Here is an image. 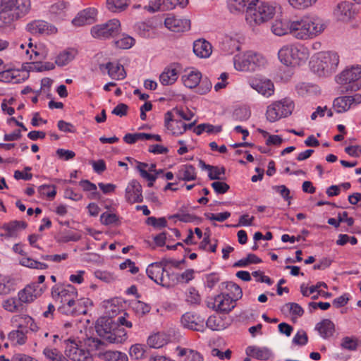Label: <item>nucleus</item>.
<instances>
[{
  "label": "nucleus",
  "instance_id": "obj_40",
  "mask_svg": "<svg viewBox=\"0 0 361 361\" xmlns=\"http://www.w3.org/2000/svg\"><path fill=\"white\" fill-rule=\"evenodd\" d=\"M131 307L135 314L142 317L149 312L151 307L149 305L140 300H135L131 303Z\"/></svg>",
  "mask_w": 361,
  "mask_h": 361
},
{
  "label": "nucleus",
  "instance_id": "obj_23",
  "mask_svg": "<svg viewBox=\"0 0 361 361\" xmlns=\"http://www.w3.org/2000/svg\"><path fill=\"white\" fill-rule=\"evenodd\" d=\"M161 264L152 263L150 264L147 269L146 273L148 277L154 281L156 283L165 286L164 281V268L161 267Z\"/></svg>",
  "mask_w": 361,
  "mask_h": 361
},
{
  "label": "nucleus",
  "instance_id": "obj_47",
  "mask_svg": "<svg viewBox=\"0 0 361 361\" xmlns=\"http://www.w3.org/2000/svg\"><path fill=\"white\" fill-rule=\"evenodd\" d=\"M135 43V39L128 35L123 36L122 38L114 41V44L117 48L119 49H129Z\"/></svg>",
  "mask_w": 361,
  "mask_h": 361
},
{
  "label": "nucleus",
  "instance_id": "obj_48",
  "mask_svg": "<svg viewBox=\"0 0 361 361\" xmlns=\"http://www.w3.org/2000/svg\"><path fill=\"white\" fill-rule=\"evenodd\" d=\"M38 192L41 195L53 199L56 194V186L54 185H42L38 188Z\"/></svg>",
  "mask_w": 361,
  "mask_h": 361
},
{
  "label": "nucleus",
  "instance_id": "obj_29",
  "mask_svg": "<svg viewBox=\"0 0 361 361\" xmlns=\"http://www.w3.org/2000/svg\"><path fill=\"white\" fill-rule=\"evenodd\" d=\"M352 4L344 1L338 4L334 11V14L339 20L345 21L352 16Z\"/></svg>",
  "mask_w": 361,
  "mask_h": 361
},
{
  "label": "nucleus",
  "instance_id": "obj_21",
  "mask_svg": "<svg viewBox=\"0 0 361 361\" xmlns=\"http://www.w3.org/2000/svg\"><path fill=\"white\" fill-rule=\"evenodd\" d=\"M27 30L32 35L54 33L56 28L43 20H34L27 25Z\"/></svg>",
  "mask_w": 361,
  "mask_h": 361
},
{
  "label": "nucleus",
  "instance_id": "obj_5",
  "mask_svg": "<svg viewBox=\"0 0 361 361\" xmlns=\"http://www.w3.org/2000/svg\"><path fill=\"white\" fill-rule=\"evenodd\" d=\"M255 8H249L246 11L245 20L253 30L258 25L271 19L276 13V7L265 1L256 2Z\"/></svg>",
  "mask_w": 361,
  "mask_h": 361
},
{
  "label": "nucleus",
  "instance_id": "obj_37",
  "mask_svg": "<svg viewBox=\"0 0 361 361\" xmlns=\"http://www.w3.org/2000/svg\"><path fill=\"white\" fill-rule=\"evenodd\" d=\"M178 355L185 357V361H202V355L197 351L188 348H177Z\"/></svg>",
  "mask_w": 361,
  "mask_h": 361
},
{
  "label": "nucleus",
  "instance_id": "obj_34",
  "mask_svg": "<svg viewBox=\"0 0 361 361\" xmlns=\"http://www.w3.org/2000/svg\"><path fill=\"white\" fill-rule=\"evenodd\" d=\"M202 73L198 71H192L188 74L182 76V81L186 87L192 89L196 87L200 82Z\"/></svg>",
  "mask_w": 361,
  "mask_h": 361
},
{
  "label": "nucleus",
  "instance_id": "obj_57",
  "mask_svg": "<svg viewBox=\"0 0 361 361\" xmlns=\"http://www.w3.org/2000/svg\"><path fill=\"white\" fill-rule=\"evenodd\" d=\"M135 30L141 37H146L149 36L151 27L144 22H139L135 24Z\"/></svg>",
  "mask_w": 361,
  "mask_h": 361
},
{
  "label": "nucleus",
  "instance_id": "obj_30",
  "mask_svg": "<svg viewBox=\"0 0 361 361\" xmlns=\"http://www.w3.org/2000/svg\"><path fill=\"white\" fill-rule=\"evenodd\" d=\"M41 295L40 290H33L27 285L18 293L19 301L23 303H30Z\"/></svg>",
  "mask_w": 361,
  "mask_h": 361
},
{
  "label": "nucleus",
  "instance_id": "obj_4",
  "mask_svg": "<svg viewBox=\"0 0 361 361\" xmlns=\"http://www.w3.org/2000/svg\"><path fill=\"white\" fill-rule=\"evenodd\" d=\"M30 10V0H0V20L10 25L27 15Z\"/></svg>",
  "mask_w": 361,
  "mask_h": 361
},
{
  "label": "nucleus",
  "instance_id": "obj_41",
  "mask_svg": "<svg viewBox=\"0 0 361 361\" xmlns=\"http://www.w3.org/2000/svg\"><path fill=\"white\" fill-rule=\"evenodd\" d=\"M262 262V259L259 258L256 255L250 253L247 255V257L243 258L236 262L233 267H245L250 264H259Z\"/></svg>",
  "mask_w": 361,
  "mask_h": 361
},
{
  "label": "nucleus",
  "instance_id": "obj_38",
  "mask_svg": "<svg viewBox=\"0 0 361 361\" xmlns=\"http://www.w3.org/2000/svg\"><path fill=\"white\" fill-rule=\"evenodd\" d=\"M75 53L73 49L63 51L58 55L55 63L59 66H66L75 58Z\"/></svg>",
  "mask_w": 361,
  "mask_h": 361
},
{
  "label": "nucleus",
  "instance_id": "obj_15",
  "mask_svg": "<svg viewBox=\"0 0 361 361\" xmlns=\"http://www.w3.org/2000/svg\"><path fill=\"white\" fill-rule=\"evenodd\" d=\"M180 322L185 328L202 332L204 330V319L197 314L186 312L182 316Z\"/></svg>",
  "mask_w": 361,
  "mask_h": 361
},
{
  "label": "nucleus",
  "instance_id": "obj_26",
  "mask_svg": "<svg viewBox=\"0 0 361 361\" xmlns=\"http://www.w3.org/2000/svg\"><path fill=\"white\" fill-rule=\"evenodd\" d=\"M27 224L23 221H11L2 226V228L6 231V234H0V236H5L7 238H12L17 235L19 231L25 229Z\"/></svg>",
  "mask_w": 361,
  "mask_h": 361
},
{
  "label": "nucleus",
  "instance_id": "obj_63",
  "mask_svg": "<svg viewBox=\"0 0 361 361\" xmlns=\"http://www.w3.org/2000/svg\"><path fill=\"white\" fill-rule=\"evenodd\" d=\"M250 113L246 109H237L234 111L233 117L236 121H245L249 118Z\"/></svg>",
  "mask_w": 361,
  "mask_h": 361
},
{
  "label": "nucleus",
  "instance_id": "obj_20",
  "mask_svg": "<svg viewBox=\"0 0 361 361\" xmlns=\"http://www.w3.org/2000/svg\"><path fill=\"white\" fill-rule=\"evenodd\" d=\"M164 126L174 135L183 134V121L175 118L171 111H167L164 116Z\"/></svg>",
  "mask_w": 361,
  "mask_h": 361
},
{
  "label": "nucleus",
  "instance_id": "obj_36",
  "mask_svg": "<svg viewBox=\"0 0 361 361\" xmlns=\"http://www.w3.org/2000/svg\"><path fill=\"white\" fill-rule=\"evenodd\" d=\"M130 0H106L107 8L114 13L126 10L130 5Z\"/></svg>",
  "mask_w": 361,
  "mask_h": 361
},
{
  "label": "nucleus",
  "instance_id": "obj_25",
  "mask_svg": "<svg viewBox=\"0 0 361 361\" xmlns=\"http://www.w3.org/2000/svg\"><path fill=\"white\" fill-rule=\"evenodd\" d=\"M290 23L291 19L276 18L273 23L271 30L274 35L278 36L290 34Z\"/></svg>",
  "mask_w": 361,
  "mask_h": 361
},
{
  "label": "nucleus",
  "instance_id": "obj_58",
  "mask_svg": "<svg viewBox=\"0 0 361 361\" xmlns=\"http://www.w3.org/2000/svg\"><path fill=\"white\" fill-rule=\"evenodd\" d=\"M226 169L224 166L219 168L218 166H212V169L209 171L208 177L210 180H221L222 179L220 176L224 175Z\"/></svg>",
  "mask_w": 361,
  "mask_h": 361
},
{
  "label": "nucleus",
  "instance_id": "obj_9",
  "mask_svg": "<svg viewBox=\"0 0 361 361\" xmlns=\"http://www.w3.org/2000/svg\"><path fill=\"white\" fill-rule=\"evenodd\" d=\"M264 63L265 59L262 55L251 51L246 52L234 62L235 68L242 71H255Z\"/></svg>",
  "mask_w": 361,
  "mask_h": 361
},
{
  "label": "nucleus",
  "instance_id": "obj_27",
  "mask_svg": "<svg viewBox=\"0 0 361 361\" xmlns=\"http://www.w3.org/2000/svg\"><path fill=\"white\" fill-rule=\"evenodd\" d=\"M193 52L200 58H207L212 52V47L205 39H197L193 43Z\"/></svg>",
  "mask_w": 361,
  "mask_h": 361
},
{
  "label": "nucleus",
  "instance_id": "obj_8",
  "mask_svg": "<svg viewBox=\"0 0 361 361\" xmlns=\"http://www.w3.org/2000/svg\"><path fill=\"white\" fill-rule=\"evenodd\" d=\"M293 109L294 103L288 99L276 102L267 107V118L270 122H275L290 115Z\"/></svg>",
  "mask_w": 361,
  "mask_h": 361
},
{
  "label": "nucleus",
  "instance_id": "obj_46",
  "mask_svg": "<svg viewBox=\"0 0 361 361\" xmlns=\"http://www.w3.org/2000/svg\"><path fill=\"white\" fill-rule=\"evenodd\" d=\"M186 302L191 305H198L200 303L201 297L198 291L194 288H190L186 293Z\"/></svg>",
  "mask_w": 361,
  "mask_h": 361
},
{
  "label": "nucleus",
  "instance_id": "obj_1",
  "mask_svg": "<svg viewBox=\"0 0 361 361\" xmlns=\"http://www.w3.org/2000/svg\"><path fill=\"white\" fill-rule=\"evenodd\" d=\"M51 297L56 301H59L61 305L59 310L66 315L85 314L87 310L82 305L78 298L77 289L71 284L58 283L54 286L51 291Z\"/></svg>",
  "mask_w": 361,
  "mask_h": 361
},
{
  "label": "nucleus",
  "instance_id": "obj_12",
  "mask_svg": "<svg viewBox=\"0 0 361 361\" xmlns=\"http://www.w3.org/2000/svg\"><path fill=\"white\" fill-rule=\"evenodd\" d=\"M65 355L73 361H92V357L87 350L80 348L71 339L66 340Z\"/></svg>",
  "mask_w": 361,
  "mask_h": 361
},
{
  "label": "nucleus",
  "instance_id": "obj_44",
  "mask_svg": "<svg viewBox=\"0 0 361 361\" xmlns=\"http://www.w3.org/2000/svg\"><path fill=\"white\" fill-rule=\"evenodd\" d=\"M286 310L290 312L292 314L298 317H301L304 314V310L302 307L295 302H288L285 304L282 307L281 311L284 312Z\"/></svg>",
  "mask_w": 361,
  "mask_h": 361
},
{
  "label": "nucleus",
  "instance_id": "obj_13",
  "mask_svg": "<svg viewBox=\"0 0 361 361\" xmlns=\"http://www.w3.org/2000/svg\"><path fill=\"white\" fill-rule=\"evenodd\" d=\"M361 103V94H355L352 96H341L336 98L333 106L337 113H343L350 109L353 105Z\"/></svg>",
  "mask_w": 361,
  "mask_h": 361
},
{
  "label": "nucleus",
  "instance_id": "obj_54",
  "mask_svg": "<svg viewBox=\"0 0 361 361\" xmlns=\"http://www.w3.org/2000/svg\"><path fill=\"white\" fill-rule=\"evenodd\" d=\"M19 306V302L14 298H8L5 300L3 304L4 308L11 312L18 311Z\"/></svg>",
  "mask_w": 361,
  "mask_h": 361
},
{
  "label": "nucleus",
  "instance_id": "obj_33",
  "mask_svg": "<svg viewBox=\"0 0 361 361\" xmlns=\"http://www.w3.org/2000/svg\"><path fill=\"white\" fill-rule=\"evenodd\" d=\"M178 180L190 181L196 179L195 168L191 164L183 165L176 173Z\"/></svg>",
  "mask_w": 361,
  "mask_h": 361
},
{
  "label": "nucleus",
  "instance_id": "obj_52",
  "mask_svg": "<svg viewBox=\"0 0 361 361\" xmlns=\"http://www.w3.org/2000/svg\"><path fill=\"white\" fill-rule=\"evenodd\" d=\"M147 11L155 12L157 11H166L164 0H151L149 5L146 6Z\"/></svg>",
  "mask_w": 361,
  "mask_h": 361
},
{
  "label": "nucleus",
  "instance_id": "obj_49",
  "mask_svg": "<svg viewBox=\"0 0 361 361\" xmlns=\"http://www.w3.org/2000/svg\"><path fill=\"white\" fill-rule=\"evenodd\" d=\"M341 346L346 350H355L357 348V339L353 337L345 336L342 338Z\"/></svg>",
  "mask_w": 361,
  "mask_h": 361
},
{
  "label": "nucleus",
  "instance_id": "obj_19",
  "mask_svg": "<svg viewBox=\"0 0 361 361\" xmlns=\"http://www.w3.org/2000/svg\"><path fill=\"white\" fill-rule=\"evenodd\" d=\"M179 66L172 63L166 67L159 75V82L163 85H171L176 82L178 78Z\"/></svg>",
  "mask_w": 361,
  "mask_h": 361
},
{
  "label": "nucleus",
  "instance_id": "obj_31",
  "mask_svg": "<svg viewBox=\"0 0 361 361\" xmlns=\"http://www.w3.org/2000/svg\"><path fill=\"white\" fill-rule=\"evenodd\" d=\"M256 2H258V0H230L228 8L231 13L244 11L245 8L247 11Z\"/></svg>",
  "mask_w": 361,
  "mask_h": 361
},
{
  "label": "nucleus",
  "instance_id": "obj_55",
  "mask_svg": "<svg viewBox=\"0 0 361 361\" xmlns=\"http://www.w3.org/2000/svg\"><path fill=\"white\" fill-rule=\"evenodd\" d=\"M197 92L200 94H205L212 89V85L210 80L207 78H202Z\"/></svg>",
  "mask_w": 361,
  "mask_h": 361
},
{
  "label": "nucleus",
  "instance_id": "obj_61",
  "mask_svg": "<svg viewBox=\"0 0 361 361\" xmlns=\"http://www.w3.org/2000/svg\"><path fill=\"white\" fill-rule=\"evenodd\" d=\"M212 187L217 194H225L230 189V186L226 183L221 181L213 182Z\"/></svg>",
  "mask_w": 361,
  "mask_h": 361
},
{
  "label": "nucleus",
  "instance_id": "obj_18",
  "mask_svg": "<svg viewBox=\"0 0 361 361\" xmlns=\"http://www.w3.org/2000/svg\"><path fill=\"white\" fill-rule=\"evenodd\" d=\"M97 11L94 8L82 10L73 19L72 23L77 27L92 24L96 20Z\"/></svg>",
  "mask_w": 361,
  "mask_h": 361
},
{
  "label": "nucleus",
  "instance_id": "obj_3",
  "mask_svg": "<svg viewBox=\"0 0 361 361\" xmlns=\"http://www.w3.org/2000/svg\"><path fill=\"white\" fill-rule=\"evenodd\" d=\"M325 29L323 20L314 14L291 19L290 35L298 39H312Z\"/></svg>",
  "mask_w": 361,
  "mask_h": 361
},
{
  "label": "nucleus",
  "instance_id": "obj_60",
  "mask_svg": "<svg viewBox=\"0 0 361 361\" xmlns=\"http://www.w3.org/2000/svg\"><path fill=\"white\" fill-rule=\"evenodd\" d=\"M43 354L48 360L51 361H56L58 357L61 355L56 348H51L47 347L43 350Z\"/></svg>",
  "mask_w": 361,
  "mask_h": 361
},
{
  "label": "nucleus",
  "instance_id": "obj_56",
  "mask_svg": "<svg viewBox=\"0 0 361 361\" xmlns=\"http://www.w3.org/2000/svg\"><path fill=\"white\" fill-rule=\"evenodd\" d=\"M145 353V350L140 344H135L130 348V356L135 360L141 359Z\"/></svg>",
  "mask_w": 361,
  "mask_h": 361
},
{
  "label": "nucleus",
  "instance_id": "obj_14",
  "mask_svg": "<svg viewBox=\"0 0 361 361\" xmlns=\"http://www.w3.org/2000/svg\"><path fill=\"white\" fill-rule=\"evenodd\" d=\"M235 306V303L232 300L229 294L221 293L216 295L214 299L212 306L208 304L209 307H212L216 312L228 313L231 312Z\"/></svg>",
  "mask_w": 361,
  "mask_h": 361
},
{
  "label": "nucleus",
  "instance_id": "obj_42",
  "mask_svg": "<svg viewBox=\"0 0 361 361\" xmlns=\"http://www.w3.org/2000/svg\"><path fill=\"white\" fill-rule=\"evenodd\" d=\"M166 343L163 335L159 333L151 335L147 339V345L153 348H161Z\"/></svg>",
  "mask_w": 361,
  "mask_h": 361
},
{
  "label": "nucleus",
  "instance_id": "obj_32",
  "mask_svg": "<svg viewBox=\"0 0 361 361\" xmlns=\"http://www.w3.org/2000/svg\"><path fill=\"white\" fill-rule=\"evenodd\" d=\"M315 329L324 338H328L332 336L335 331L334 324L328 319H323L319 322L316 325Z\"/></svg>",
  "mask_w": 361,
  "mask_h": 361
},
{
  "label": "nucleus",
  "instance_id": "obj_2",
  "mask_svg": "<svg viewBox=\"0 0 361 361\" xmlns=\"http://www.w3.org/2000/svg\"><path fill=\"white\" fill-rule=\"evenodd\" d=\"M95 329L97 335L103 339L92 338L89 341L90 346L99 349L104 345V343H121L127 339V333L126 330L120 326L112 318L102 317L99 318L95 324Z\"/></svg>",
  "mask_w": 361,
  "mask_h": 361
},
{
  "label": "nucleus",
  "instance_id": "obj_39",
  "mask_svg": "<svg viewBox=\"0 0 361 361\" xmlns=\"http://www.w3.org/2000/svg\"><path fill=\"white\" fill-rule=\"evenodd\" d=\"M225 284V288L228 291L227 294L231 296L232 300H233L235 302L242 298L243 291L238 284L233 282H227Z\"/></svg>",
  "mask_w": 361,
  "mask_h": 361
},
{
  "label": "nucleus",
  "instance_id": "obj_11",
  "mask_svg": "<svg viewBox=\"0 0 361 361\" xmlns=\"http://www.w3.org/2000/svg\"><path fill=\"white\" fill-rule=\"evenodd\" d=\"M121 31V23L118 19H111L105 23L96 25L91 28V35L97 39L114 37Z\"/></svg>",
  "mask_w": 361,
  "mask_h": 361
},
{
  "label": "nucleus",
  "instance_id": "obj_24",
  "mask_svg": "<svg viewBox=\"0 0 361 361\" xmlns=\"http://www.w3.org/2000/svg\"><path fill=\"white\" fill-rule=\"evenodd\" d=\"M105 68L107 70L109 75L114 80H123L126 78V73L122 65L118 63L109 62L105 65L99 66L100 70Z\"/></svg>",
  "mask_w": 361,
  "mask_h": 361
},
{
  "label": "nucleus",
  "instance_id": "obj_59",
  "mask_svg": "<svg viewBox=\"0 0 361 361\" xmlns=\"http://www.w3.org/2000/svg\"><path fill=\"white\" fill-rule=\"evenodd\" d=\"M9 338L16 341L18 344L23 345L26 341V336L25 334L20 330L13 331L9 334Z\"/></svg>",
  "mask_w": 361,
  "mask_h": 361
},
{
  "label": "nucleus",
  "instance_id": "obj_10",
  "mask_svg": "<svg viewBox=\"0 0 361 361\" xmlns=\"http://www.w3.org/2000/svg\"><path fill=\"white\" fill-rule=\"evenodd\" d=\"M361 78V66H356L347 68L343 70L336 77V82L341 85L349 84L350 86L346 87V91H357L361 88L360 82L358 80Z\"/></svg>",
  "mask_w": 361,
  "mask_h": 361
},
{
  "label": "nucleus",
  "instance_id": "obj_7",
  "mask_svg": "<svg viewBox=\"0 0 361 361\" xmlns=\"http://www.w3.org/2000/svg\"><path fill=\"white\" fill-rule=\"evenodd\" d=\"M338 63L339 56L337 53L322 52L311 62V68L319 76H328L336 71Z\"/></svg>",
  "mask_w": 361,
  "mask_h": 361
},
{
  "label": "nucleus",
  "instance_id": "obj_28",
  "mask_svg": "<svg viewBox=\"0 0 361 361\" xmlns=\"http://www.w3.org/2000/svg\"><path fill=\"white\" fill-rule=\"evenodd\" d=\"M246 354L261 360H267L272 355L271 351L267 348L257 346H248L246 348Z\"/></svg>",
  "mask_w": 361,
  "mask_h": 361
},
{
  "label": "nucleus",
  "instance_id": "obj_22",
  "mask_svg": "<svg viewBox=\"0 0 361 361\" xmlns=\"http://www.w3.org/2000/svg\"><path fill=\"white\" fill-rule=\"evenodd\" d=\"M165 26L172 32H180L188 30L190 27V21L188 19L169 16L165 19Z\"/></svg>",
  "mask_w": 361,
  "mask_h": 361
},
{
  "label": "nucleus",
  "instance_id": "obj_51",
  "mask_svg": "<svg viewBox=\"0 0 361 361\" xmlns=\"http://www.w3.org/2000/svg\"><path fill=\"white\" fill-rule=\"evenodd\" d=\"M272 189L279 193L284 200L288 201V205L290 204V200L292 199V197L290 195V190L286 185H274Z\"/></svg>",
  "mask_w": 361,
  "mask_h": 361
},
{
  "label": "nucleus",
  "instance_id": "obj_53",
  "mask_svg": "<svg viewBox=\"0 0 361 361\" xmlns=\"http://www.w3.org/2000/svg\"><path fill=\"white\" fill-rule=\"evenodd\" d=\"M204 216L207 219H209L211 221H217L219 222H223L230 217L231 213L228 212L218 214L205 213Z\"/></svg>",
  "mask_w": 361,
  "mask_h": 361
},
{
  "label": "nucleus",
  "instance_id": "obj_62",
  "mask_svg": "<svg viewBox=\"0 0 361 361\" xmlns=\"http://www.w3.org/2000/svg\"><path fill=\"white\" fill-rule=\"evenodd\" d=\"M307 341L308 337L304 331H298L293 338V343L298 345H304Z\"/></svg>",
  "mask_w": 361,
  "mask_h": 361
},
{
  "label": "nucleus",
  "instance_id": "obj_17",
  "mask_svg": "<svg viewBox=\"0 0 361 361\" xmlns=\"http://www.w3.org/2000/svg\"><path fill=\"white\" fill-rule=\"evenodd\" d=\"M125 197L130 204L143 201L142 185L137 180H133L126 188Z\"/></svg>",
  "mask_w": 361,
  "mask_h": 361
},
{
  "label": "nucleus",
  "instance_id": "obj_35",
  "mask_svg": "<svg viewBox=\"0 0 361 361\" xmlns=\"http://www.w3.org/2000/svg\"><path fill=\"white\" fill-rule=\"evenodd\" d=\"M99 357L105 361H128V360L126 353L113 350L99 353Z\"/></svg>",
  "mask_w": 361,
  "mask_h": 361
},
{
  "label": "nucleus",
  "instance_id": "obj_50",
  "mask_svg": "<svg viewBox=\"0 0 361 361\" xmlns=\"http://www.w3.org/2000/svg\"><path fill=\"white\" fill-rule=\"evenodd\" d=\"M100 221L102 224L108 226L116 224L118 221V217L115 214L104 212L100 216Z\"/></svg>",
  "mask_w": 361,
  "mask_h": 361
},
{
  "label": "nucleus",
  "instance_id": "obj_45",
  "mask_svg": "<svg viewBox=\"0 0 361 361\" xmlns=\"http://www.w3.org/2000/svg\"><path fill=\"white\" fill-rule=\"evenodd\" d=\"M318 0H288V4L295 9H305L313 4H314Z\"/></svg>",
  "mask_w": 361,
  "mask_h": 361
},
{
  "label": "nucleus",
  "instance_id": "obj_6",
  "mask_svg": "<svg viewBox=\"0 0 361 361\" xmlns=\"http://www.w3.org/2000/svg\"><path fill=\"white\" fill-rule=\"evenodd\" d=\"M279 59L281 63L287 66H300L305 63L310 56L307 47L300 44H288L283 46L278 53Z\"/></svg>",
  "mask_w": 361,
  "mask_h": 361
},
{
  "label": "nucleus",
  "instance_id": "obj_16",
  "mask_svg": "<svg viewBox=\"0 0 361 361\" xmlns=\"http://www.w3.org/2000/svg\"><path fill=\"white\" fill-rule=\"evenodd\" d=\"M249 84L258 93L267 97L272 95L274 92V84L269 79L254 78L250 80Z\"/></svg>",
  "mask_w": 361,
  "mask_h": 361
},
{
  "label": "nucleus",
  "instance_id": "obj_64",
  "mask_svg": "<svg viewBox=\"0 0 361 361\" xmlns=\"http://www.w3.org/2000/svg\"><path fill=\"white\" fill-rule=\"evenodd\" d=\"M56 154L60 159L66 161L71 159L75 156V153L73 151L64 149H58L56 150Z\"/></svg>",
  "mask_w": 361,
  "mask_h": 361
},
{
  "label": "nucleus",
  "instance_id": "obj_43",
  "mask_svg": "<svg viewBox=\"0 0 361 361\" xmlns=\"http://www.w3.org/2000/svg\"><path fill=\"white\" fill-rule=\"evenodd\" d=\"M137 169L139 171L141 177L147 180L148 181L154 182L157 178V176L154 175V173L147 172V168L148 167V164L140 161H137Z\"/></svg>",
  "mask_w": 361,
  "mask_h": 361
}]
</instances>
